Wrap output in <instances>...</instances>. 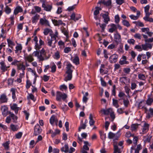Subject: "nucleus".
Instances as JSON below:
<instances>
[{
	"label": "nucleus",
	"instance_id": "8fccbe9b",
	"mask_svg": "<svg viewBox=\"0 0 153 153\" xmlns=\"http://www.w3.org/2000/svg\"><path fill=\"white\" fill-rule=\"evenodd\" d=\"M13 82V79L9 78L7 80V84L8 85H12Z\"/></svg>",
	"mask_w": 153,
	"mask_h": 153
},
{
	"label": "nucleus",
	"instance_id": "a211bd4d",
	"mask_svg": "<svg viewBox=\"0 0 153 153\" xmlns=\"http://www.w3.org/2000/svg\"><path fill=\"white\" fill-rule=\"evenodd\" d=\"M89 119H90L89 123L91 126H93L95 123V121L93 119V117L91 114H90L89 115Z\"/></svg>",
	"mask_w": 153,
	"mask_h": 153
},
{
	"label": "nucleus",
	"instance_id": "0eeeda50",
	"mask_svg": "<svg viewBox=\"0 0 153 153\" xmlns=\"http://www.w3.org/2000/svg\"><path fill=\"white\" fill-rule=\"evenodd\" d=\"M152 95V94H151L147 96L148 99L146 101V104L148 105H151L153 102V98L151 97Z\"/></svg>",
	"mask_w": 153,
	"mask_h": 153
},
{
	"label": "nucleus",
	"instance_id": "39448f33",
	"mask_svg": "<svg viewBox=\"0 0 153 153\" xmlns=\"http://www.w3.org/2000/svg\"><path fill=\"white\" fill-rule=\"evenodd\" d=\"M118 57V55L116 54L112 55L109 58V61L111 63H112L113 62H116Z\"/></svg>",
	"mask_w": 153,
	"mask_h": 153
},
{
	"label": "nucleus",
	"instance_id": "423d86ee",
	"mask_svg": "<svg viewBox=\"0 0 153 153\" xmlns=\"http://www.w3.org/2000/svg\"><path fill=\"white\" fill-rule=\"evenodd\" d=\"M114 39L115 41L117 44H118L121 41V36L117 30L116 33L114 34Z\"/></svg>",
	"mask_w": 153,
	"mask_h": 153
},
{
	"label": "nucleus",
	"instance_id": "5701e85b",
	"mask_svg": "<svg viewBox=\"0 0 153 153\" xmlns=\"http://www.w3.org/2000/svg\"><path fill=\"white\" fill-rule=\"evenodd\" d=\"M11 129L13 131H16L18 130L19 129V127L17 125H14L12 124L10 126Z\"/></svg>",
	"mask_w": 153,
	"mask_h": 153
},
{
	"label": "nucleus",
	"instance_id": "7c9ffc66",
	"mask_svg": "<svg viewBox=\"0 0 153 153\" xmlns=\"http://www.w3.org/2000/svg\"><path fill=\"white\" fill-rule=\"evenodd\" d=\"M123 100V102L124 105L126 107H127L128 104H129V102L128 99H125L124 98H122Z\"/></svg>",
	"mask_w": 153,
	"mask_h": 153
},
{
	"label": "nucleus",
	"instance_id": "6ab92c4d",
	"mask_svg": "<svg viewBox=\"0 0 153 153\" xmlns=\"http://www.w3.org/2000/svg\"><path fill=\"white\" fill-rule=\"evenodd\" d=\"M56 116L53 114L50 119V123L53 126L54 122L56 121Z\"/></svg>",
	"mask_w": 153,
	"mask_h": 153
},
{
	"label": "nucleus",
	"instance_id": "2eb2a0df",
	"mask_svg": "<svg viewBox=\"0 0 153 153\" xmlns=\"http://www.w3.org/2000/svg\"><path fill=\"white\" fill-rule=\"evenodd\" d=\"M61 150L62 152H64L66 153H68L69 151L68 144L67 143L65 144V145L64 147H63L61 148Z\"/></svg>",
	"mask_w": 153,
	"mask_h": 153
},
{
	"label": "nucleus",
	"instance_id": "f3484780",
	"mask_svg": "<svg viewBox=\"0 0 153 153\" xmlns=\"http://www.w3.org/2000/svg\"><path fill=\"white\" fill-rule=\"evenodd\" d=\"M0 64L1 65V69L2 70L3 72H5L7 71V68L4 62L3 61L0 62Z\"/></svg>",
	"mask_w": 153,
	"mask_h": 153
},
{
	"label": "nucleus",
	"instance_id": "72a5a7b5",
	"mask_svg": "<svg viewBox=\"0 0 153 153\" xmlns=\"http://www.w3.org/2000/svg\"><path fill=\"white\" fill-rule=\"evenodd\" d=\"M123 25L127 27H129L130 26L129 22L126 20H123L122 22Z\"/></svg>",
	"mask_w": 153,
	"mask_h": 153
},
{
	"label": "nucleus",
	"instance_id": "a878e982",
	"mask_svg": "<svg viewBox=\"0 0 153 153\" xmlns=\"http://www.w3.org/2000/svg\"><path fill=\"white\" fill-rule=\"evenodd\" d=\"M17 69L18 70H22V71H23L25 69V66L22 64H20L18 65H17Z\"/></svg>",
	"mask_w": 153,
	"mask_h": 153
},
{
	"label": "nucleus",
	"instance_id": "6e6d98bb",
	"mask_svg": "<svg viewBox=\"0 0 153 153\" xmlns=\"http://www.w3.org/2000/svg\"><path fill=\"white\" fill-rule=\"evenodd\" d=\"M8 46H10V45H14L15 44L11 40L9 39H7Z\"/></svg>",
	"mask_w": 153,
	"mask_h": 153
},
{
	"label": "nucleus",
	"instance_id": "2f4dec72",
	"mask_svg": "<svg viewBox=\"0 0 153 153\" xmlns=\"http://www.w3.org/2000/svg\"><path fill=\"white\" fill-rule=\"evenodd\" d=\"M143 19L146 22H153V19L152 18H150L149 17H144Z\"/></svg>",
	"mask_w": 153,
	"mask_h": 153
},
{
	"label": "nucleus",
	"instance_id": "c9c22d12",
	"mask_svg": "<svg viewBox=\"0 0 153 153\" xmlns=\"http://www.w3.org/2000/svg\"><path fill=\"white\" fill-rule=\"evenodd\" d=\"M5 11L6 14H9L11 12V9L8 6H6L5 9Z\"/></svg>",
	"mask_w": 153,
	"mask_h": 153
},
{
	"label": "nucleus",
	"instance_id": "ddd939ff",
	"mask_svg": "<svg viewBox=\"0 0 153 153\" xmlns=\"http://www.w3.org/2000/svg\"><path fill=\"white\" fill-rule=\"evenodd\" d=\"M110 26L111 28L109 29L108 31L109 32L112 33L115 31L117 29V27L116 25L114 24H111Z\"/></svg>",
	"mask_w": 153,
	"mask_h": 153
},
{
	"label": "nucleus",
	"instance_id": "4468645a",
	"mask_svg": "<svg viewBox=\"0 0 153 153\" xmlns=\"http://www.w3.org/2000/svg\"><path fill=\"white\" fill-rule=\"evenodd\" d=\"M99 133L101 139L104 142L106 138V134L104 133V131H100Z\"/></svg>",
	"mask_w": 153,
	"mask_h": 153
},
{
	"label": "nucleus",
	"instance_id": "473e14b6",
	"mask_svg": "<svg viewBox=\"0 0 153 153\" xmlns=\"http://www.w3.org/2000/svg\"><path fill=\"white\" fill-rule=\"evenodd\" d=\"M18 45L16 47V50L15 51V53H17L18 51H21L22 49V47L21 44H18Z\"/></svg>",
	"mask_w": 153,
	"mask_h": 153
},
{
	"label": "nucleus",
	"instance_id": "c03bdc74",
	"mask_svg": "<svg viewBox=\"0 0 153 153\" xmlns=\"http://www.w3.org/2000/svg\"><path fill=\"white\" fill-rule=\"evenodd\" d=\"M51 31H52L51 29L47 28L44 29L43 33L44 35H47Z\"/></svg>",
	"mask_w": 153,
	"mask_h": 153
},
{
	"label": "nucleus",
	"instance_id": "f8f14e48",
	"mask_svg": "<svg viewBox=\"0 0 153 153\" xmlns=\"http://www.w3.org/2000/svg\"><path fill=\"white\" fill-rule=\"evenodd\" d=\"M7 100L8 99L7 98L5 94H2L1 95L0 97V100L1 102H7Z\"/></svg>",
	"mask_w": 153,
	"mask_h": 153
},
{
	"label": "nucleus",
	"instance_id": "ea45409f",
	"mask_svg": "<svg viewBox=\"0 0 153 153\" xmlns=\"http://www.w3.org/2000/svg\"><path fill=\"white\" fill-rule=\"evenodd\" d=\"M9 144L10 143H9V141H6L5 143H3L2 145L6 149H8L9 148Z\"/></svg>",
	"mask_w": 153,
	"mask_h": 153
},
{
	"label": "nucleus",
	"instance_id": "79ce46f5",
	"mask_svg": "<svg viewBox=\"0 0 153 153\" xmlns=\"http://www.w3.org/2000/svg\"><path fill=\"white\" fill-rule=\"evenodd\" d=\"M127 80V77L126 76H123L122 77H121L120 79V82L122 83H123L124 84H125V82H124V80Z\"/></svg>",
	"mask_w": 153,
	"mask_h": 153
},
{
	"label": "nucleus",
	"instance_id": "774afa93",
	"mask_svg": "<svg viewBox=\"0 0 153 153\" xmlns=\"http://www.w3.org/2000/svg\"><path fill=\"white\" fill-rule=\"evenodd\" d=\"M134 37L139 39H141V36L139 33H137L135 34L134 36Z\"/></svg>",
	"mask_w": 153,
	"mask_h": 153
},
{
	"label": "nucleus",
	"instance_id": "603ef678",
	"mask_svg": "<svg viewBox=\"0 0 153 153\" xmlns=\"http://www.w3.org/2000/svg\"><path fill=\"white\" fill-rule=\"evenodd\" d=\"M111 0H108L106 1H105L104 5L106 6H109L111 5Z\"/></svg>",
	"mask_w": 153,
	"mask_h": 153
},
{
	"label": "nucleus",
	"instance_id": "58836bf2",
	"mask_svg": "<svg viewBox=\"0 0 153 153\" xmlns=\"http://www.w3.org/2000/svg\"><path fill=\"white\" fill-rule=\"evenodd\" d=\"M115 134L111 132H109L108 134V137L109 139H112L114 138Z\"/></svg>",
	"mask_w": 153,
	"mask_h": 153
},
{
	"label": "nucleus",
	"instance_id": "a19ab883",
	"mask_svg": "<svg viewBox=\"0 0 153 153\" xmlns=\"http://www.w3.org/2000/svg\"><path fill=\"white\" fill-rule=\"evenodd\" d=\"M11 91L12 92V97L13 99L16 98L15 90V89L12 88L11 89Z\"/></svg>",
	"mask_w": 153,
	"mask_h": 153
},
{
	"label": "nucleus",
	"instance_id": "680f3d73",
	"mask_svg": "<svg viewBox=\"0 0 153 153\" xmlns=\"http://www.w3.org/2000/svg\"><path fill=\"white\" fill-rule=\"evenodd\" d=\"M54 65L51 67V72L52 73H54L56 71V66L53 63Z\"/></svg>",
	"mask_w": 153,
	"mask_h": 153
},
{
	"label": "nucleus",
	"instance_id": "864d4df0",
	"mask_svg": "<svg viewBox=\"0 0 153 153\" xmlns=\"http://www.w3.org/2000/svg\"><path fill=\"white\" fill-rule=\"evenodd\" d=\"M132 58L133 59H134L137 55L135 53V52L133 51H132L130 53Z\"/></svg>",
	"mask_w": 153,
	"mask_h": 153
},
{
	"label": "nucleus",
	"instance_id": "1a4fd4ad",
	"mask_svg": "<svg viewBox=\"0 0 153 153\" xmlns=\"http://www.w3.org/2000/svg\"><path fill=\"white\" fill-rule=\"evenodd\" d=\"M7 110L8 108L7 106H4L1 107V110L2 111V114L4 117L6 116L8 114V111Z\"/></svg>",
	"mask_w": 153,
	"mask_h": 153
},
{
	"label": "nucleus",
	"instance_id": "09e8293b",
	"mask_svg": "<svg viewBox=\"0 0 153 153\" xmlns=\"http://www.w3.org/2000/svg\"><path fill=\"white\" fill-rule=\"evenodd\" d=\"M127 42L130 44H132L133 45H134L135 43V41L134 39H129L127 40Z\"/></svg>",
	"mask_w": 153,
	"mask_h": 153
},
{
	"label": "nucleus",
	"instance_id": "c756f323",
	"mask_svg": "<svg viewBox=\"0 0 153 153\" xmlns=\"http://www.w3.org/2000/svg\"><path fill=\"white\" fill-rule=\"evenodd\" d=\"M121 153V152L120 149L119 148L118 146L117 145H114V153Z\"/></svg>",
	"mask_w": 153,
	"mask_h": 153
},
{
	"label": "nucleus",
	"instance_id": "4c0bfd02",
	"mask_svg": "<svg viewBox=\"0 0 153 153\" xmlns=\"http://www.w3.org/2000/svg\"><path fill=\"white\" fill-rule=\"evenodd\" d=\"M31 85H32V86L33 87V86L32 85L31 83L30 82V81L29 80H27L26 81V88L27 89H29Z\"/></svg>",
	"mask_w": 153,
	"mask_h": 153
},
{
	"label": "nucleus",
	"instance_id": "338daca9",
	"mask_svg": "<svg viewBox=\"0 0 153 153\" xmlns=\"http://www.w3.org/2000/svg\"><path fill=\"white\" fill-rule=\"evenodd\" d=\"M17 105L16 104H13V105L11 106V108L12 110H15L17 108H19V107H17Z\"/></svg>",
	"mask_w": 153,
	"mask_h": 153
},
{
	"label": "nucleus",
	"instance_id": "13d9d810",
	"mask_svg": "<svg viewBox=\"0 0 153 153\" xmlns=\"http://www.w3.org/2000/svg\"><path fill=\"white\" fill-rule=\"evenodd\" d=\"M35 48L37 50H39V49H40L41 48V45H40L39 44V45L37 42H35Z\"/></svg>",
	"mask_w": 153,
	"mask_h": 153
},
{
	"label": "nucleus",
	"instance_id": "49530a36",
	"mask_svg": "<svg viewBox=\"0 0 153 153\" xmlns=\"http://www.w3.org/2000/svg\"><path fill=\"white\" fill-rule=\"evenodd\" d=\"M120 21V18L118 15H116L115 16V22L116 24H118Z\"/></svg>",
	"mask_w": 153,
	"mask_h": 153
},
{
	"label": "nucleus",
	"instance_id": "f704fd0d",
	"mask_svg": "<svg viewBox=\"0 0 153 153\" xmlns=\"http://www.w3.org/2000/svg\"><path fill=\"white\" fill-rule=\"evenodd\" d=\"M112 100L113 105L116 107L117 108H118L119 107V105L118 104V100L114 99H113Z\"/></svg>",
	"mask_w": 153,
	"mask_h": 153
},
{
	"label": "nucleus",
	"instance_id": "412c9836",
	"mask_svg": "<svg viewBox=\"0 0 153 153\" xmlns=\"http://www.w3.org/2000/svg\"><path fill=\"white\" fill-rule=\"evenodd\" d=\"M25 59L26 61H28L30 62H31L34 60L32 55H29L28 56L25 57Z\"/></svg>",
	"mask_w": 153,
	"mask_h": 153
},
{
	"label": "nucleus",
	"instance_id": "9d476101",
	"mask_svg": "<svg viewBox=\"0 0 153 153\" xmlns=\"http://www.w3.org/2000/svg\"><path fill=\"white\" fill-rule=\"evenodd\" d=\"M42 7L43 8H44V10L47 11H51L52 8V6L51 5H46L45 3L44 2L42 3Z\"/></svg>",
	"mask_w": 153,
	"mask_h": 153
},
{
	"label": "nucleus",
	"instance_id": "dca6fc26",
	"mask_svg": "<svg viewBox=\"0 0 153 153\" xmlns=\"http://www.w3.org/2000/svg\"><path fill=\"white\" fill-rule=\"evenodd\" d=\"M40 16L39 15L36 14L33 17H32V22L33 23H36L39 20Z\"/></svg>",
	"mask_w": 153,
	"mask_h": 153
},
{
	"label": "nucleus",
	"instance_id": "aec40b11",
	"mask_svg": "<svg viewBox=\"0 0 153 153\" xmlns=\"http://www.w3.org/2000/svg\"><path fill=\"white\" fill-rule=\"evenodd\" d=\"M149 125L148 123H145L144 124L143 127L142 129V132H144L145 131L147 130V131L145 132H147L149 129Z\"/></svg>",
	"mask_w": 153,
	"mask_h": 153
},
{
	"label": "nucleus",
	"instance_id": "052dcab7",
	"mask_svg": "<svg viewBox=\"0 0 153 153\" xmlns=\"http://www.w3.org/2000/svg\"><path fill=\"white\" fill-rule=\"evenodd\" d=\"M129 16L131 19L134 20H136L138 18V16H135L133 15H131Z\"/></svg>",
	"mask_w": 153,
	"mask_h": 153
},
{
	"label": "nucleus",
	"instance_id": "f03ea898",
	"mask_svg": "<svg viewBox=\"0 0 153 153\" xmlns=\"http://www.w3.org/2000/svg\"><path fill=\"white\" fill-rule=\"evenodd\" d=\"M67 97V95L65 93L62 94L61 92L59 91L56 92V100L57 101H60L61 98L63 100H65Z\"/></svg>",
	"mask_w": 153,
	"mask_h": 153
},
{
	"label": "nucleus",
	"instance_id": "393cba45",
	"mask_svg": "<svg viewBox=\"0 0 153 153\" xmlns=\"http://www.w3.org/2000/svg\"><path fill=\"white\" fill-rule=\"evenodd\" d=\"M114 134L115 137L113 140L115 141L118 140L119 138L121 135L120 130H119L116 133Z\"/></svg>",
	"mask_w": 153,
	"mask_h": 153
},
{
	"label": "nucleus",
	"instance_id": "6e6552de",
	"mask_svg": "<svg viewBox=\"0 0 153 153\" xmlns=\"http://www.w3.org/2000/svg\"><path fill=\"white\" fill-rule=\"evenodd\" d=\"M39 23L41 25H45V26H48L49 27L50 26L48 21L45 18H41L40 19Z\"/></svg>",
	"mask_w": 153,
	"mask_h": 153
},
{
	"label": "nucleus",
	"instance_id": "4d7b16f0",
	"mask_svg": "<svg viewBox=\"0 0 153 153\" xmlns=\"http://www.w3.org/2000/svg\"><path fill=\"white\" fill-rule=\"evenodd\" d=\"M76 5L77 4H75L72 6L68 7L67 9L69 11L73 10L75 8Z\"/></svg>",
	"mask_w": 153,
	"mask_h": 153
},
{
	"label": "nucleus",
	"instance_id": "de8ad7c7",
	"mask_svg": "<svg viewBox=\"0 0 153 153\" xmlns=\"http://www.w3.org/2000/svg\"><path fill=\"white\" fill-rule=\"evenodd\" d=\"M138 140V138L137 136L134 137L133 139V143L136 146L137 145V142Z\"/></svg>",
	"mask_w": 153,
	"mask_h": 153
},
{
	"label": "nucleus",
	"instance_id": "9b49d317",
	"mask_svg": "<svg viewBox=\"0 0 153 153\" xmlns=\"http://www.w3.org/2000/svg\"><path fill=\"white\" fill-rule=\"evenodd\" d=\"M23 9L20 6H17L16 7L14 11V14L15 15H16L19 13L22 12H23Z\"/></svg>",
	"mask_w": 153,
	"mask_h": 153
},
{
	"label": "nucleus",
	"instance_id": "bb28decb",
	"mask_svg": "<svg viewBox=\"0 0 153 153\" xmlns=\"http://www.w3.org/2000/svg\"><path fill=\"white\" fill-rule=\"evenodd\" d=\"M110 108H108L106 110L104 109H102L101 110V111L102 112L103 114L105 115H108L110 112Z\"/></svg>",
	"mask_w": 153,
	"mask_h": 153
},
{
	"label": "nucleus",
	"instance_id": "e433bc0d",
	"mask_svg": "<svg viewBox=\"0 0 153 153\" xmlns=\"http://www.w3.org/2000/svg\"><path fill=\"white\" fill-rule=\"evenodd\" d=\"M138 77L139 79L143 80H146V77L145 75L143 74H140L138 75Z\"/></svg>",
	"mask_w": 153,
	"mask_h": 153
},
{
	"label": "nucleus",
	"instance_id": "b1692460",
	"mask_svg": "<svg viewBox=\"0 0 153 153\" xmlns=\"http://www.w3.org/2000/svg\"><path fill=\"white\" fill-rule=\"evenodd\" d=\"M96 10L94 11V14L95 16H97L100 13V11L102 10V9L98 7H95Z\"/></svg>",
	"mask_w": 153,
	"mask_h": 153
},
{
	"label": "nucleus",
	"instance_id": "0e129e2a",
	"mask_svg": "<svg viewBox=\"0 0 153 153\" xmlns=\"http://www.w3.org/2000/svg\"><path fill=\"white\" fill-rule=\"evenodd\" d=\"M71 19L76 22V14L74 13H73L71 16Z\"/></svg>",
	"mask_w": 153,
	"mask_h": 153
},
{
	"label": "nucleus",
	"instance_id": "5fc2aeb1",
	"mask_svg": "<svg viewBox=\"0 0 153 153\" xmlns=\"http://www.w3.org/2000/svg\"><path fill=\"white\" fill-rule=\"evenodd\" d=\"M124 72L126 74H129L131 71V69L129 68H124L123 69Z\"/></svg>",
	"mask_w": 153,
	"mask_h": 153
},
{
	"label": "nucleus",
	"instance_id": "f257e3e1",
	"mask_svg": "<svg viewBox=\"0 0 153 153\" xmlns=\"http://www.w3.org/2000/svg\"><path fill=\"white\" fill-rule=\"evenodd\" d=\"M72 66V65L70 62L67 65L66 67L67 71L66 72V74H67V75L65 77L64 79V80L66 82H67L68 80H71L72 78V73L73 71L71 69Z\"/></svg>",
	"mask_w": 153,
	"mask_h": 153
},
{
	"label": "nucleus",
	"instance_id": "c85d7f7f",
	"mask_svg": "<svg viewBox=\"0 0 153 153\" xmlns=\"http://www.w3.org/2000/svg\"><path fill=\"white\" fill-rule=\"evenodd\" d=\"M139 125H140V124L137 123L132 124L131 126V130L132 131H135Z\"/></svg>",
	"mask_w": 153,
	"mask_h": 153
},
{
	"label": "nucleus",
	"instance_id": "3c124183",
	"mask_svg": "<svg viewBox=\"0 0 153 153\" xmlns=\"http://www.w3.org/2000/svg\"><path fill=\"white\" fill-rule=\"evenodd\" d=\"M22 132H18V133H17V134H16L15 136H16V138L17 139L20 138L22 137Z\"/></svg>",
	"mask_w": 153,
	"mask_h": 153
},
{
	"label": "nucleus",
	"instance_id": "bf43d9fd",
	"mask_svg": "<svg viewBox=\"0 0 153 153\" xmlns=\"http://www.w3.org/2000/svg\"><path fill=\"white\" fill-rule=\"evenodd\" d=\"M67 89V87L65 84L62 85L60 86V89L62 91H63V89L66 90Z\"/></svg>",
	"mask_w": 153,
	"mask_h": 153
},
{
	"label": "nucleus",
	"instance_id": "7ed1b4c3",
	"mask_svg": "<svg viewBox=\"0 0 153 153\" xmlns=\"http://www.w3.org/2000/svg\"><path fill=\"white\" fill-rule=\"evenodd\" d=\"M42 132V129L40 125L37 124L34 127L33 134L35 136H37L40 134Z\"/></svg>",
	"mask_w": 153,
	"mask_h": 153
},
{
	"label": "nucleus",
	"instance_id": "e2e57ef3",
	"mask_svg": "<svg viewBox=\"0 0 153 153\" xmlns=\"http://www.w3.org/2000/svg\"><path fill=\"white\" fill-rule=\"evenodd\" d=\"M50 76H47L46 75H44L43 76V80L45 82H47L49 79Z\"/></svg>",
	"mask_w": 153,
	"mask_h": 153
},
{
	"label": "nucleus",
	"instance_id": "20e7f679",
	"mask_svg": "<svg viewBox=\"0 0 153 153\" xmlns=\"http://www.w3.org/2000/svg\"><path fill=\"white\" fill-rule=\"evenodd\" d=\"M105 14L101 13L100 16H102L103 19V22L106 24H108V22L110 21V19L109 16V13L108 12H106Z\"/></svg>",
	"mask_w": 153,
	"mask_h": 153
},
{
	"label": "nucleus",
	"instance_id": "4be33fe9",
	"mask_svg": "<svg viewBox=\"0 0 153 153\" xmlns=\"http://www.w3.org/2000/svg\"><path fill=\"white\" fill-rule=\"evenodd\" d=\"M149 111L150 112V113H148L146 116L147 118L149 119L152 117V116L153 115V109L150 108L149 109Z\"/></svg>",
	"mask_w": 153,
	"mask_h": 153
},
{
	"label": "nucleus",
	"instance_id": "cd10ccee",
	"mask_svg": "<svg viewBox=\"0 0 153 153\" xmlns=\"http://www.w3.org/2000/svg\"><path fill=\"white\" fill-rule=\"evenodd\" d=\"M73 62L76 65L79 64V59L78 56H76L74 59Z\"/></svg>",
	"mask_w": 153,
	"mask_h": 153
},
{
	"label": "nucleus",
	"instance_id": "37998d69",
	"mask_svg": "<svg viewBox=\"0 0 153 153\" xmlns=\"http://www.w3.org/2000/svg\"><path fill=\"white\" fill-rule=\"evenodd\" d=\"M62 32L67 37L68 36V32L66 30L65 28H63L61 30Z\"/></svg>",
	"mask_w": 153,
	"mask_h": 153
},
{
	"label": "nucleus",
	"instance_id": "69168bd1",
	"mask_svg": "<svg viewBox=\"0 0 153 153\" xmlns=\"http://www.w3.org/2000/svg\"><path fill=\"white\" fill-rule=\"evenodd\" d=\"M34 8L36 11L37 13L40 12L41 11V8L39 6H35Z\"/></svg>",
	"mask_w": 153,
	"mask_h": 153
},
{
	"label": "nucleus",
	"instance_id": "a18cd8bd",
	"mask_svg": "<svg viewBox=\"0 0 153 153\" xmlns=\"http://www.w3.org/2000/svg\"><path fill=\"white\" fill-rule=\"evenodd\" d=\"M119 64L121 65H123L124 64H128L129 62L128 61L124 60H120L119 62Z\"/></svg>",
	"mask_w": 153,
	"mask_h": 153
}]
</instances>
